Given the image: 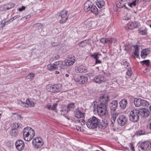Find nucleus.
<instances>
[{"mask_svg":"<svg viewBox=\"0 0 151 151\" xmlns=\"http://www.w3.org/2000/svg\"><path fill=\"white\" fill-rule=\"evenodd\" d=\"M147 31L146 30H144L139 31V33L141 35H145L146 34Z\"/></svg>","mask_w":151,"mask_h":151,"instance_id":"8fccbe9b","label":"nucleus"},{"mask_svg":"<svg viewBox=\"0 0 151 151\" xmlns=\"http://www.w3.org/2000/svg\"><path fill=\"white\" fill-rule=\"evenodd\" d=\"M58 65H57V69L58 68L61 69H64L65 67V65L63 64V63L61 61L56 62Z\"/></svg>","mask_w":151,"mask_h":151,"instance_id":"7c9ffc66","label":"nucleus"},{"mask_svg":"<svg viewBox=\"0 0 151 151\" xmlns=\"http://www.w3.org/2000/svg\"><path fill=\"white\" fill-rule=\"evenodd\" d=\"M111 40L112 38H106V43H111Z\"/></svg>","mask_w":151,"mask_h":151,"instance_id":"603ef678","label":"nucleus"},{"mask_svg":"<svg viewBox=\"0 0 151 151\" xmlns=\"http://www.w3.org/2000/svg\"><path fill=\"white\" fill-rule=\"evenodd\" d=\"M150 142H144L140 144L139 147L142 150H147L149 147Z\"/></svg>","mask_w":151,"mask_h":151,"instance_id":"412c9836","label":"nucleus"},{"mask_svg":"<svg viewBox=\"0 0 151 151\" xmlns=\"http://www.w3.org/2000/svg\"><path fill=\"white\" fill-rule=\"evenodd\" d=\"M75 108V105L73 103H70L68 105L67 107V109L66 110H65V112H64V113H63V111H62L61 112L62 114H66L68 111L70 109L72 108L74 109Z\"/></svg>","mask_w":151,"mask_h":151,"instance_id":"5701e85b","label":"nucleus"},{"mask_svg":"<svg viewBox=\"0 0 151 151\" xmlns=\"http://www.w3.org/2000/svg\"><path fill=\"white\" fill-rule=\"evenodd\" d=\"M135 48L134 50V56L136 57H137L139 56V46L137 45H135L134 46Z\"/></svg>","mask_w":151,"mask_h":151,"instance_id":"c85d7f7f","label":"nucleus"},{"mask_svg":"<svg viewBox=\"0 0 151 151\" xmlns=\"http://www.w3.org/2000/svg\"><path fill=\"white\" fill-rule=\"evenodd\" d=\"M139 111L138 110L134 109L130 112L129 119L133 122H137L139 119Z\"/></svg>","mask_w":151,"mask_h":151,"instance_id":"7ed1b4c3","label":"nucleus"},{"mask_svg":"<svg viewBox=\"0 0 151 151\" xmlns=\"http://www.w3.org/2000/svg\"><path fill=\"white\" fill-rule=\"evenodd\" d=\"M36 27H37V28H38V29H41L43 26L42 24H36Z\"/></svg>","mask_w":151,"mask_h":151,"instance_id":"79ce46f5","label":"nucleus"},{"mask_svg":"<svg viewBox=\"0 0 151 151\" xmlns=\"http://www.w3.org/2000/svg\"><path fill=\"white\" fill-rule=\"evenodd\" d=\"M76 129L77 130L83 132L85 130L83 125H85V121L83 119H77L75 120Z\"/></svg>","mask_w":151,"mask_h":151,"instance_id":"423d86ee","label":"nucleus"},{"mask_svg":"<svg viewBox=\"0 0 151 151\" xmlns=\"http://www.w3.org/2000/svg\"><path fill=\"white\" fill-rule=\"evenodd\" d=\"M30 17V15H28L27 16H26L25 17H22V18H21V20H23V19L24 18H25V19H27V17Z\"/></svg>","mask_w":151,"mask_h":151,"instance_id":"680f3d73","label":"nucleus"},{"mask_svg":"<svg viewBox=\"0 0 151 151\" xmlns=\"http://www.w3.org/2000/svg\"><path fill=\"white\" fill-rule=\"evenodd\" d=\"M76 71L77 73H85L87 71L86 67L83 65L76 66L75 68Z\"/></svg>","mask_w":151,"mask_h":151,"instance_id":"4468645a","label":"nucleus"},{"mask_svg":"<svg viewBox=\"0 0 151 151\" xmlns=\"http://www.w3.org/2000/svg\"><path fill=\"white\" fill-rule=\"evenodd\" d=\"M112 43H115L116 42V40L115 38H112Z\"/></svg>","mask_w":151,"mask_h":151,"instance_id":"bf43d9fd","label":"nucleus"},{"mask_svg":"<svg viewBox=\"0 0 151 151\" xmlns=\"http://www.w3.org/2000/svg\"><path fill=\"white\" fill-rule=\"evenodd\" d=\"M75 119L76 118L78 119H80V118H83L84 117V113L82 112L78 109H76L74 111Z\"/></svg>","mask_w":151,"mask_h":151,"instance_id":"6ab92c4d","label":"nucleus"},{"mask_svg":"<svg viewBox=\"0 0 151 151\" xmlns=\"http://www.w3.org/2000/svg\"><path fill=\"white\" fill-rule=\"evenodd\" d=\"M123 65L125 68H126L129 65V63L127 61H125L123 62Z\"/></svg>","mask_w":151,"mask_h":151,"instance_id":"a18cd8bd","label":"nucleus"},{"mask_svg":"<svg viewBox=\"0 0 151 151\" xmlns=\"http://www.w3.org/2000/svg\"><path fill=\"white\" fill-rule=\"evenodd\" d=\"M96 5L99 8H102L104 5L105 2L103 0H97Z\"/></svg>","mask_w":151,"mask_h":151,"instance_id":"cd10ccee","label":"nucleus"},{"mask_svg":"<svg viewBox=\"0 0 151 151\" xmlns=\"http://www.w3.org/2000/svg\"><path fill=\"white\" fill-rule=\"evenodd\" d=\"M47 107L49 109H51V107H52V106L49 104L47 105Z\"/></svg>","mask_w":151,"mask_h":151,"instance_id":"052dcab7","label":"nucleus"},{"mask_svg":"<svg viewBox=\"0 0 151 151\" xmlns=\"http://www.w3.org/2000/svg\"><path fill=\"white\" fill-rule=\"evenodd\" d=\"M144 132L142 130L140 131L139 132V134L140 135H142L144 134Z\"/></svg>","mask_w":151,"mask_h":151,"instance_id":"4d7b16f0","label":"nucleus"},{"mask_svg":"<svg viewBox=\"0 0 151 151\" xmlns=\"http://www.w3.org/2000/svg\"><path fill=\"white\" fill-rule=\"evenodd\" d=\"M32 144L35 148H38L43 145L44 142L41 137H35L32 140Z\"/></svg>","mask_w":151,"mask_h":151,"instance_id":"6e6552de","label":"nucleus"},{"mask_svg":"<svg viewBox=\"0 0 151 151\" xmlns=\"http://www.w3.org/2000/svg\"><path fill=\"white\" fill-rule=\"evenodd\" d=\"M23 137L24 139L29 141L34 137L35 133L34 130L29 127H27L23 130Z\"/></svg>","mask_w":151,"mask_h":151,"instance_id":"f257e3e1","label":"nucleus"},{"mask_svg":"<svg viewBox=\"0 0 151 151\" xmlns=\"http://www.w3.org/2000/svg\"><path fill=\"white\" fill-rule=\"evenodd\" d=\"M57 105V103H55L54 104H53L52 106V107H51V109L52 110H53L55 109Z\"/></svg>","mask_w":151,"mask_h":151,"instance_id":"09e8293b","label":"nucleus"},{"mask_svg":"<svg viewBox=\"0 0 151 151\" xmlns=\"http://www.w3.org/2000/svg\"><path fill=\"white\" fill-rule=\"evenodd\" d=\"M101 63V61L99 60H96V64H98V63Z\"/></svg>","mask_w":151,"mask_h":151,"instance_id":"13d9d810","label":"nucleus"},{"mask_svg":"<svg viewBox=\"0 0 151 151\" xmlns=\"http://www.w3.org/2000/svg\"><path fill=\"white\" fill-rule=\"evenodd\" d=\"M141 63L142 65H145L147 67H149L150 62L149 60H146L142 61Z\"/></svg>","mask_w":151,"mask_h":151,"instance_id":"e433bc0d","label":"nucleus"},{"mask_svg":"<svg viewBox=\"0 0 151 151\" xmlns=\"http://www.w3.org/2000/svg\"><path fill=\"white\" fill-rule=\"evenodd\" d=\"M132 74L131 70H128L127 72V74L129 76H130Z\"/></svg>","mask_w":151,"mask_h":151,"instance_id":"de8ad7c7","label":"nucleus"},{"mask_svg":"<svg viewBox=\"0 0 151 151\" xmlns=\"http://www.w3.org/2000/svg\"><path fill=\"white\" fill-rule=\"evenodd\" d=\"M149 53V50L148 49H143L141 53V57L142 58H145L147 54Z\"/></svg>","mask_w":151,"mask_h":151,"instance_id":"bb28decb","label":"nucleus"},{"mask_svg":"<svg viewBox=\"0 0 151 151\" xmlns=\"http://www.w3.org/2000/svg\"><path fill=\"white\" fill-rule=\"evenodd\" d=\"M130 149L132 150V151H134V147L133 146V145L132 143H130Z\"/></svg>","mask_w":151,"mask_h":151,"instance_id":"864d4df0","label":"nucleus"},{"mask_svg":"<svg viewBox=\"0 0 151 151\" xmlns=\"http://www.w3.org/2000/svg\"><path fill=\"white\" fill-rule=\"evenodd\" d=\"M127 101L125 99L122 100L119 102V104L120 107L122 109H124L126 107L127 104Z\"/></svg>","mask_w":151,"mask_h":151,"instance_id":"b1692460","label":"nucleus"},{"mask_svg":"<svg viewBox=\"0 0 151 151\" xmlns=\"http://www.w3.org/2000/svg\"><path fill=\"white\" fill-rule=\"evenodd\" d=\"M109 96L105 94L101 96L99 98V101L101 102L100 103L105 104V105L108 103L109 101Z\"/></svg>","mask_w":151,"mask_h":151,"instance_id":"a211bd4d","label":"nucleus"},{"mask_svg":"<svg viewBox=\"0 0 151 151\" xmlns=\"http://www.w3.org/2000/svg\"><path fill=\"white\" fill-rule=\"evenodd\" d=\"M69 76V73H66L65 74V76L67 77H68Z\"/></svg>","mask_w":151,"mask_h":151,"instance_id":"69168bd1","label":"nucleus"},{"mask_svg":"<svg viewBox=\"0 0 151 151\" xmlns=\"http://www.w3.org/2000/svg\"><path fill=\"white\" fill-rule=\"evenodd\" d=\"M118 112H115L112 114V118L111 119L113 120H114L117 116H118Z\"/></svg>","mask_w":151,"mask_h":151,"instance_id":"ea45409f","label":"nucleus"},{"mask_svg":"<svg viewBox=\"0 0 151 151\" xmlns=\"http://www.w3.org/2000/svg\"><path fill=\"white\" fill-rule=\"evenodd\" d=\"M138 24V23L137 22L129 23L127 24L128 28L129 29H132L136 27L137 26Z\"/></svg>","mask_w":151,"mask_h":151,"instance_id":"4be33fe9","label":"nucleus"},{"mask_svg":"<svg viewBox=\"0 0 151 151\" xmlns=\"http://www.w3.org/2000/svg\"><path fill=\"white\" fill-rule=\"evenodd\" d=\"M15 145L17 149L19 151L23 150L24 147V144L23 142L21 140H18L16 142Z\"/></svg>","mask_w":151,"mask_h":151,"instance_id":"ddd939ff","label":"nucleus"},{"mask_svg":"<svg viewBox=\"0 0 151 151\" xmlns=\"http://www.w3.org/2000/svg\"><path fill=\"white\" fill-rule=\"evenodd\" d=\"M61 89V85L60 84H56L53 86L48 85L47 86V91L52 92H58L60 91Z\"/></svg>","mask_w":151,"mask_h":151,"instance_id":"0eeeda50","label":"nucleus"},{"mask_svg":"<svg viewBox=\"0 0 151 151\" xmlns=\"http://www.w3.org/2000/svg\"><path fill=\"white\" fill-rule=\"evenodd\" d=\"M25 9V7L24 6H23L21 8H19L18 9V10L19 12H22L23 10H24Z\"/></svg>","mask_w":151,"mask_h":151,"instance_id":"3c124183","label":"nucleus"},{"mask_svg":"<svg viewBox=\"0 0 151 151\" xmlns=\"http://www.w3.org/2000/svg\"><path fill=\"white\" fill-rule=\"evenodd\" d=\"M132 2L129 4V5L131 7L134 8L136 6V4L138 3L139 0L132 1Z\"/></svg>","mask_w":151,"mask_h":151,"instance_id":"2f4dec72","label":"nucleus"},{"mask_svg":"<svg viewBox=\"0 0 151 151\" xmlns=\"http://www.w3.org/2000/svg\"><path fill=\"white\" fill-rule=\"evenodd\" d=\"M98 106V105L97 102L94 101L92 103V105L90 106V109L91 111L94 112L96 109H97Z\"/></svg>","mask_w":151,"mask_h":151,"instance_id":"a878e982","label":"nucleus"},{"mask_svg":"<svg viewBox=\"0 0 151 151\" xmlns=\"http://www.w3.org/2000/svg\"><path fill=\"white\" fill-rule=\"evenodd\" d=\"M73 77L75 81L79 82L80 84L85 83L88 81L87 77L83 76H80L77 74L75 75Z\"/></svg>","mask_w":151,"mask_h":151,"instance_id":"1a4fd4ad","label":"nucleus"},{"mask_svg":"<svg viewBox=\"0 0 151 151\" xmlns=\"http://www.w3.org/2000/svg\"><path fill=\"white\" fill-rule=\"evenodd\" d=\"M22 126V125L19 123H15L13 124L12 128L13 129H17L20 128Z\"/></svg>","mask_w":151,"mask_h":151,"instance_id":"473e14b6","label":"nucleus"},{"mask_svg":"<svg viewBox=\"0 0 151 151\" xmlns=\"http://www.w3.org/2000/svg\"><path fill=\"white\" fill-rule=\"evenodd\" d=\"M106 80V77L104 76L101 74L96 76L93 79V81L95 83L99 84L104 82Z\"/></svg>","mask_w":151,"mask_h":151,"instance_id":"9b49d317","label":"nucleus"},{"mask_svg":"<svg viewBox=\"0 0 151 151\" xmlns=\"http://www.w3.org/2000/svg\"><path fill=\"white\" fill-rule=\"evenodd\" d=\"M98 114L101 116H104L106 114L107 111V107L105 104L100 103L98 105L97 109Z\"/></svg>","mask_w":151,"mask_h":151,"instance_id":"39448f33","label":"nucleus"},{"mask_svg":"<svg viewBox=\"0 0 151 151\" xmlns=\"http://www.w3.org/2000/svg\"><path fill=\"white\" fill-rule=\"evenodd\" d=\"M139 111L140 115L142 117H147L149 115V111L146 109H142Z\"/></svg>","mask_w":151,"mask_h":151,"instance_id":"aec40b11","label":"nucleus"},{"mask_svg":"<svg viewBox=\"0 0 151 151\" xmlns=\"http://www.w3.org/2000/svg\"><path fill=\"white\" fill-rule=\"evenodd\" d=\"M134 103L136 107H139L141 106H148L149 104L146 100L140 98H136L134 100Z\"/></svg>","mask_w":151,"mask_h":151,"instance_id":"20e7f679","label":"nucleus"},{"mask_svg":"<svg viewBox=\"0 0 151 151\" xmlns=\"http://www.w3.org/2000/svg\"><path fill=\"white\" fill-rule=\"evenodd\" d=\"M0 10L1 11H6V8L3 6H1L0 7Z\"/></svg>","mask_w":151,"mask_h":151,"instance_id":"5fc2aeb1","label":"nucleus"},{"mask_svg":"<svg viewBox=\"0 0 151 151\" xmlns=\"http://www.w3.org/2000/svg\"><path fill=\"white\" fill-rule=\"evenodd\" d=\"M35 76V74L33 73H31L29 74L27 76L26 78L27 79H32Z\"/></svg>","mask_w":151,"mask_h":151,"instance_id":"58836bf2","label":"nucleus"},{"mask_svg":"<svg viewBox=\"0 0 151 151\" xmlns=\"http://www.w3.org/2000/svg\"><path fill=\"white\" fill-rule=\"evenodd\" d=\"M68 11L66 10H63L60 12L59 15L61 18L59 22L60 24H63L66 22L68 19V17H66Z\"/></svg>","mask_w":151,"mask_h":151,"instance_id":"9d476101","label":"nucleus"},{"mask_svg":"<svg viewBox=\"0 0 151 151\" xmlns=\"http://www.w3.org/2000/svg\"><path fill=\"white\" fill-rule=\"evenodd\" d=\"M129 19V17H124V18L123 19V20H128Z\"/></svg>","mask_w":151,"mask_h":151,"instance_id":"e2e57ef3","label":"nucleus"},{"mask_svg":"<svg viewBox=\"0 0 151 151\" xmlns=\"http://www.w3.org/2000/svg\"><path fill=\"white\" fill-rule=\"evenodd\" d=\"M17 117L18 119H22L21 115H20L17 114Z\"/></svg>","mask_w":151,"mask_h":151,"instance_id":"6e6d98bb","label":"nucleus"},{"mask_svg":"<svg viewBox=\"0 0 151 151\" xmlns=\"http://www.w3.org/2000/svg\"><path fill=\"white\" fill-rule=\"evenodd\" d=\"M92 3L90 1H87L84 4V10L86 12H88L91 9L92 6Z\"/></svg>","mask_w":151,"mask_h":151,"instance_id":"dca6fc26","label":"nucleus"},{"mask_svg":"<svg viewBox=\"0 0 151 151\" xmlns=\"http://www.w3.org/2000/svg\"><path fill=\"white\" fill-rule=\"evenodd\" d=\"M100 42L103 43H106V38H102L100 40Z\"/></svg>","mask_w":151,"mask_h":151,"instance_id":"37998d69","label":"nucleus"},{"mask_svg":"<svg viewBox=\"0 0 151 151\" xmlns=\"http://www.w3.org/2000/svg\"><path fill=\"white\" fill-rule=\"evenodd\" d=\"M14 5H15V4H10V8H12L14 6Z\"/></svg>","mask_w":151,"mask_h":151,"instance_id":"0e129e2a","label":"nucleus"},{"mask_svg":"<svg viewBox=\"0 0 151 151\" xmlns=\"http://www.w3.org/2000/svg\"><path fill=\"white\" fill-rule=\"evenodd\" d=\"M99 121V119L93 116L88 120L86 122V125L89 128H96L98 126Z\"/></svg>","mask_w":151,"mask_h":151,"instance_id":"f03ea898","label":"nucleus"},{"mask_svg":"<svg viewBox=\"0 0 151 151\" xmlns=\"http://www.w3.org/2000/svg\"><path fill=\"white\" fill-rule=\"evenodd\" d=\"M128 119L124 115H120L117 119L118 124L120 126H123L125 125L127 122Z\"/></svg>","mask_w":151,"mask_h":151,"instance_id":"f8f14e48","label":"nucleus"},{"mask_svg":"<svg viewBox=\"0 0 151 151\" xmlns=\"http://www.w3.org/2000/svg\"><path fill=\"white\" fill-rule=\"evenodd\" d=\"M76 61L74 58L69 60H67L66 64L68 65H73Z\"/></svg>","mask_w":151,"mask_h":151,"instance_id":"72a5a7b5","label":"nucleus"},{"mask_svg":"<svg viewBox=\"0 0 151 151\" xmlns=\"http://www.w3.org/2000/svg\"><path fill=\"white\" fill-rule=\"evenodd\" d=\"M11 133L12 136H16L18 134V130L15 129H13V128H12V130L11 132Z\"/></svg>","mask_w":151,"mask_h":151,"instance_id":"c9c22d12","label":"nucleus"},{"mask_svg":"<svg viewBox=\"0 0 151 151\" xmlns=\"http://www.w3.org/2000/svg\"><path fill=\"white\" fill-rule=\"evenodd\" d=\"M26 104L30 107H34L35 105L34 102L32 101H30L28 99H27Z\"/></svg>","mask_w":151,"mask_h":151,"instance_id":"f704fd0d","label":"nucleus"},{"mask_svg":"<svg viewBox=\"0 0 151 151\" xmlns=\"http://www.w3.org/2000/svg\"><path fill=\"white\" fill-rule=\"evenodd\" d=\"M20 17V15H16L15 16H14V17L12 18V19H10V20H12V21H13V20H15L17 18H19V17Z\"/></svg>","mask_w":151,"mask_h":151,"instance_id":"c03bdc74","label":"nucleus"},{"mask_svg":"<svg viewBox=\"0 0 151 151\" xmlns=\"http://www.w3.org/2000/svg\"><path fill=\"white\" fill-rule=\"evenodd\" d=\"M117 101L115 100L112 101L109 104V107L110 110L112 111H114L117 107Z\"/></svg>","mask_w":151,"mask_h":151,"instance_id":"f3484780","label":"nucleus"},{"mask_svg":"<svg viewBox=\"0 0 151 151\" xmlns=\"http://www.w3.org/2000/svg\"><path fill=\"white\" fill-rule=\"evenodd\" d=\"M107 124V121L105 119H102L101 120L99 119L98 126L101 129H104L106 127Z\"/></svg>","mask_w":151,"mask_h":151,"instance_id":"2eb2a0df","label":"nucleus"},{"mask_svg":"<svg viewBox=\"0 0 151 151\" xmlns=\"http://www.w3.org/2000/svg\"><path fill=\"white\" fill-rule=\"evenodd\" d=\"M99 55L100 56L101 55L100 54H99L98 53H95L93 55H91V56L95 58L96 60H98L99 58Z\"/></svg>","mask_w":151,"mask_h":151,"instance_id":"4c0bfd02","label":"nucleus"},{"mask_svg":"<svg viewBox=\"0 0 151 151\" xmlns=\"http://www.w3.org/2000/svg\"><path fill=\"white\" fill-rule=\"evenodd\" d=\"M11 8H10V7H7L6 8V10H8L9 9H11Z\"/></svg>","mask_w":151,"mask_h":151,"instance_id":"338daca9","label":"nucleus"},{"mask_svg":"<svg viewBox=\"0 0 151 151\" xmlns=\"http://www.w3.org/2000/svg\"><path fill=\"white\" fill-rule=\"evenodd\" d=\"M150 129L151 130V122H150Z\"/></svg>","mask_w":151,"mask_h":151,"instance_id":"774afa93","label":"nucleus"},{"mask_svg":"<svg viewBox=\"0 0 151 151\" xmlns=\"http://www.w3.org/2000/svg\"><path fill=\"white\" fill-rule=\"evenodd\" d=\"M86 40L82 41L78 44L81 47H84L86 45V43L85 42Z\"/></svg>","mask_w":151,"mask_h":151,"instance_id":"a19ab883","label":"nucleus"},{"mask_svg":"<svg viewBox=\"0 0 151 151\" xmlns=\"http://www.w3.org/2000/svg\"><path fill=\"white\" fill-rule=\"evenodd\" d=\"M58 65L56 62H55L53 65L49 64L47 66V68L48 70H54L57 69V65Z\"/></svg>","mask_w":151,"mask_h":151,"instance_id":"393cba45","label":"nucleus"},{"mask_svg":"<svg viewBox=\"0 0 151 151\" xmlns=\"http://www.w3.org/2000/svg\"><path fill=\"white\" fill-rule=\"evenodd\" d=\"M17 102L18 104H21V105H22L23 106H24V104H26L25 102H24L20 100L18 101Z\"/></svg>","mask_w":151,"mask_h":151,"instance_id":"49530a36","label":"nucleus"},{"mask_svg":"<svg viewBox=\"0 0 151 151\" xmlns=\"http://www.w3.org/2000/svg\"><path fill=\"white\" fill-rule=\"evenodd\" d=\"M91 8V9L90 10L92 13L96 15L97 14L98 9L95 5H93L92 4V6Z\"/></svg>","mask_w":151,"mask_h":151,"instance_id":"c756f323","label":"nucleus"}]
</instances>
